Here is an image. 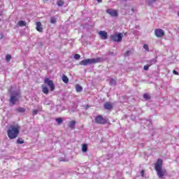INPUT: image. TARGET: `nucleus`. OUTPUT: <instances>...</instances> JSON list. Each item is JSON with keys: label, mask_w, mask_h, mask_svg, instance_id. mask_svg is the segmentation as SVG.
Masks as SVG:
<instances>
[{"label": "nucleus", "mask_w": 179, "mask_h": 179, "mask_svg": "<svg viewBox=\"0 0 179 179\" xmlns=\"http://www.w3.org/2000/svg\"><path fill=\"white\" fill-rule=\"evenodd\" d=\"M152 62H153L154 64L156 63V62L155 60H152Z\"/></svg>", "instance_id": "a19ab883"}, {"label": "nucleus", "mask_w": 179, "mask_h": 179, "mask_svg": "<svg viewBox=\"0 0 179 179\" xmlns=\"http://www.w3.org/2000/svg\"><path fill=\"white\" fill-rule=\"evenodd\" d=\"M17 143H18L19 145H22V144L24 143V141L20 140V139H17Z\"/></svg>", "instance_id": "c85d7f7f"}, {"label": "nucleus", "mask_w": 179, "mask_h": 179, "mask_svg": "<svg viewBox=\"0 0 179 179\" xmlns=\"http://www.w3.org/2000/svg\"><path fill=\"white\" fill-rule=\"evenodd\" d=\"M59 162H66V158H60V159H59Z\"/></svg>", "instance_id": "473e14b6"}, {"label": "nucleus", "mask_w": 179, "mask_h": 179, "mask_svg": "<svg viewBox=\"0 0 179 179\" xmlns=\"http://www.w3.org/2000/svg\"><path fill=\"white\" fill-rule=\"evenodd\" d=\"M44 82L45 85H48V86H49L50 92H54V90H55V85H54V82L52 80H50V78H45Z\"/></svg>", "instance_id": "39448f33"}, {"label": "nucleus", "mask_w": 179, "mask_h": 179, "mask_svg": "<svg viewBox=\"0 0 179 179\" xmlns=\"http://www.w3.org/2000/svg\"><path fill=\"white\" fill-rule=\"evenodd\" d=\"M105 110H113V103L111 102H106L103 105Z\"/></svg>", "instance_id": "9b49d317"}, {"label": "nucleus", "mask_w": 179, "mask_h": 179, "mask_svg": "<svg viewBox=\"0 0 179 179\" xmlns=\"http://www.w3.org/2000/svg\"><path fill=\"white\" fill-rule=\"evenodd\" d=\"M16 101H17V98L15 96H12L10 99V103L13 106H15V104H16Z\"/></svg>", "instance_id": "ddd939ff"}, {"label": "nucleus", "mask_w": 179, "mask_h": 179, "mask_svg": "<svg viewBox=\"0 0 179 179\" xmlns=\"http://www.w3.org/2000/svg\"><path fill=\"white\" fill-rule=\"evenodd\" d=\"M90 105H85V109L87 110V108H90Z\"/></svg>", "instance_id": "4c0bfd02"}, {"label": "nucleus", "mask_w": 179, "mask_h": 179, "mask_svg": "<svg viewBox=\"0 0 179 179\" xmlns=\"http://www.w3.org/2000/svg\"><path fill=\"white\" fill-rule=\"evenodd\" d=\"M143 98H144L145 100H150V96L148 94H143Z\"/></svg>", "instance_id": "a878e982"}, {"label": "nucleus", "mask_w": 179, "mask_h": 179, "mask_svg": "<svg viewBox=\"0 0 179 179\" xmlns=\"http://www.w3.org/2000/svg\"><path fill=\"white\" fill-rule=\"evenodd\" d=\"M17 24L20 27H23L24 26H27V23H26L25 21L20 20L17 22Z\"/></svg>", "instance_id": "dca6fc26"}, {"label": "nucleus", "mask_w": 179, "mask_h": 179, "mask_svg": "<svg viewBox=\"0 0 179 179\" xmlns=\"http://www.w3.org/2000/svg\"><path fill=\"white\" fill-rule=\"evenodd\" d=\"M106 13L112 16V17H117L118 16V10L108 8L106 10Z\"/></svg>", "instance_id": "423d86ee"}, {"label": "nucleus", "mask_w": 179, "mask_h": 179, "mask_svg": "<svg viewBox=\"0 0 179 179\" xmlns=\"http://www.w3.org/2000/svg\"><path fill=\"white\" fill-rule=\"evenodd\" d=\"M173 73L174 75H179V73H178V71H176V70H173Z\"/></svg>", "instance_id": "c9c22d12"}, {"label": "nucleus", "mask_w": 179, "mask_h": 179, "mask_svg": "<svg viewBox=\"0 0 179 179\" xmlns=\"http://www.w3.org/2000/svg\"><path fill=\"white\" fill-rule=\"evenodd\" d=\"M124 1H127V0H124Z\"/></svg>", "instance_id": "79ce46f5"}, {"label": "nucleus", "mask_w": 179, "mask_h": 179, "mask_svg": "<svg viewBox=\"0 0 179 179\" xmlns=\"http://www.w3.org/2000/svg\"><path fill=\"white\" fill-rule=\"evenodd\" d=\"M10 59H12V55H7L6 56V61H7V62H10Z\"/></svg>", "instance_id": "b1692460"}, {"label": "nucleus", "mask_w": 179, "mask_h": 179, "mask_svg": "<svg viewBox=\"0 0 179 179\" xmlns=\"http://www.w3.org/2000/svg\"><path fill=\"white\" fill-rule=\"evenodd\" d=\"M141 176L144 177L145 176V170H142L141 172Z\"/></svg>", "instance_id": "72a5a7b5"}, {"label": "nucleus", "mask_w": 179, "mask_h": 179, "mask_svg": "<svg viewBox=\"0 0 179 179\" xmlns=\"http://www.w3.org/2000/svg\"><path fill=\"white\" fill-rule=\"evenodd\" d=\"M94 121L96 124H99V125H104L107 124V122H108V120L104 118L103 115H99L95 117Z\"/></svg>", "instance_id": "20e7f679"}, {"label": "nucleus", "mask_w": 179, "mask_h": 179, "mask_svg": "<svg viewBox=\"0 0 179 179\" xmlns=\"http://www.w3.org/2000/svg\"><path fill=\"white\" fill-rule=\"evenodd\" d=\"M15 111L17 113H24L26 111V108H18L15 109Z\"/></svg>", "instance_id": "6ab92c4d"}, {"label": "nucleus", "mask_w": 179, "mask_h": 179, "mask_svg": "<svg viewBox=\"0 0 179 179\" xmlns=\"http://www.w3.org/2000/svg\"><path fill=\"white\" fill-rule=\"evenodd\" d=\"M149 66H150V65L147 64L144 66L143 67L144 71H149Z\"/></svg>", "instance_id": "7c9ffc66"}, {"label": "nucleus", "mask_w": 179, "mask_h": 179, "mask_svg": "<svg viewBox=\"0 0 179 179\" xmlns=\"http://www.w3.org/2000/svg\"><path fill=\"white\" fill-rule=\"evenodd\" d=\"M3 38V34H0V40H2Z\"/></svg>", "instance_id": "e433bc0d"}, {"label": "nucleus", "mask_w": 179, "mask_h": 179, "mask_svg": "<svg viewBox=\"0 0 179 179\" xmlns=\"http://www.w3.org/2000/svg\"><path fill=\"white\" fill-rule=\"evenodd\" d=\"M131 11H132V12H135V10L134 9V8H131Z\"/></svg>", "instance_id": "ea45409f"}, {"label": "nucleus", "mask_w": 179, "mask_h": 179, "mask_svg": "<svg viewBox=\"0 0 179 179\" xmlns=\"http://www.w3.org/2000/svg\"><path fill=\"white\" fill-rule=\"evenodd\" d=\"M36 29L37 30V31H39V33H43V25L41 24V22H36Z\"/></svg>", "instance_id": "9d476101"}, {"label": "nucleus", "mask_w": 179, "mask_h": 179, "mask_svg": "<svg viewBox=\"0 0 179 179\" xmlns=\"http://www.w3.org/2000/svg\"><path fill=\"white\" fill-rule=\"evenodd\" d=\"M76 90L78 93L82 92L83 90V87L79 85H76Z\"/></svg>", "instance_id": "f3484780"}, {"label": "nucleus", "mask_w": 179, "mask_h": 179, "mask_svg": "<svg viewBox=\"0 0 179 179\" xmlns=\"http://www.w3.org/2000/svg\"><path fill=\"white\" fill-rule=\"evenodd\" d=\"M50 23H52V24H55V23H57V18H55V17H52L50 18Z\"/></svg>", "instance_id": "4be33fe9"}, {"label": "nucleus", "mask_w": 179, "mask_h": 179, "mask_svg": "<svg viewBox=\"0 0 179 179\" xmlns=\"http://www.w3.org/2000/svg\"><path fill=\"white\" fill-rule=\"evenodd\" d=\"M165 33L162 29H156L155 30V35L156 37H163L164 36Z\"/></svg>", "instance_id": "0eeeda50"}, {"label": "nucleus", "mask_w": 179, "mask_h": 179, "mask_svg": "<svg viewBox=\"0 0 179 179\" xmlns=\"http://www.w3.org/2000/svg\"><path fill=\"white\" fill-rule=\"evenodd\" d=\"M82 151H83L84 153H86V152H87V145H86V144H83V145Z\"/></svg>", "instance_id": "412c9836"}, {"label": "nucleus", "mask_w": 179, "mask_h": 179, "mask_svg": "<svg viewBox=\"0 0 179 179\" xmlns=\"http://www.w3.org/2000/svg\"><path fill=\"white\" fill-rule=\"evenodd\" d=\"M32 114L34 115H37V114H38V110H32Z\"/></svg>", "instance_id": "2f4dec72"}, {"label": "nucleus", "mask_w": 179, "mask_h": 179, "mask_svg": "<svg viewBox=\"0 0 179 179\" xmlns=\"http://www.w3.org/2000/svg\"><path fill=\"white\" fill-rule=\"evenodd\" d=\"M122 33H115L113 35L110 36V38L111 41H114L115 43H121L122 41Z\"/></svg>", "instance_id": "7ed1b4c3"}, {"label": "nucleus", "mask_w": 179, "mask_h": 179, "mask_svg": "<svg viewBox=\"0 0 179 179\" xmlns=\"http://www.w3.org/2000/svg\"><path fill=\"white\" fill-rule=\"evenodd\" d=\"M62 79V81L64 82V83H68L69 82V78H68V77L65 75H63Z\"/></svg>", "instance_id": "a211bd4d"}, {"label": "nucleus", "mask_w": 179, "mask_h": 179, "mask_svg": "<svg viewBox=\"0 0 179 179\" xmlns=\"http://www.w3.org/2000/svg\"><path fill=\"white\" fill-rule=\"evenodd\" d=\"M96 1H97V2H99V3L102 2V0H96Z\"/></svg>", "instance_id": "58836bf2"}, {"label": "nucleus", "mask_w": 179, "mask_h": 179, "mask_svg": "<svg viewBox=\"0 0 179 179\" xmlns=\"http://www.w3.org/2000/svg\"><path fill=\"white\" fill-rule=\"evenodd\" d=\"M64 3H65V2L62 0H58L57 1V6H64Z\"/></svg>", "instance_id": "aec40b11"}, {"label": "nucleus", "mask_w": 179, "mask_h": 179, "mask_svg": "<svg viewBox=\"0 0 179 179\" xmlns=\"http://www.w3.org/2000/svg\"><path fill=\"white\" fill-rule=\"evenodd\" d=\"M74 58H75V59H80V55H79V54H76V55H74Z\"/></svg>", "instance_id": "c756f323"}, {"label": "nucleus", "mask_w": 179, "mask_h": 179, "mask_svg": "<svg viewBox=\"0 0 179 179\" xmlns=\"http://www.w3.org/2000/svg\"><path fill=\"white\" fill-rule=\"evenodd\" d=\"M20 132V126L19 124L11 125L7 131V135L9 139H15L19 136Z\"/></svg>", "instance_id": "f03ea898"}, {"label": "nucleus", "mask_w": 179, "mask_h": 179, "mask_svg": "<svg viewBox=\"0 0 179 179\" xmlns=\"http://www.w3.org/2000/svg\"><path fill=\"white\" fill-rule=\"evenodd\" d=\"M99 62H101V57H96L93 59H90V64H99Z\"/></svg>", "instance_id": "1a4fd4ad"}, {"label": "nucleus", "mask_w": 179, "mask_h": 179, "mask_svg": "<svg viewBox=\"0 0 179 179\" xmlns=\"http://www.w3.org/2000/svg\"><path fill=\"white\" fill-rule=\"evenodd\" d=\"M154 166L159 178H164V176L167 175V171L163 169V160L162 159H158L156 163L154 164Z\"/></svg>", "instance_id": "f257e3e1"}, {"label": "nucleus", "mask_w": 179, "mask_h": 179, "mask_svg": "<svg viewBox=\"0 0 179 179\" xmlns=\"http://www.w3.org/2000/svg\"><path fill=\"white\" fill-rule=\"evenodd\" d=\"M56 121L57 122L58 125H61V124H62V118L59 117V118H57Z\"/></svg>", "instance_id": "bb28decb"}, {"label": "nucleus", "mask_w": 179, "mask_h": 179, "mask_svg": "<svg viewBox=\"0 0 179 179\" xmlns=\"http://www.w3.org/2000/svg\"><path fill=\"white\" fill-rule=\"evenodd\" d=\"M89 64H90V59H86L82 60L80 62V65H83L84 66H86V65H89Z\"/></svg>", "instance_id": "f8f14e48"}, {"label": "nucleus", "mask_w": 179, "mask_h": 179, "mask_svg": "<svg viewBox=\"0 0 179 179\" xmlns=\"http://www.w3.org/2000/svg\"><path fill=\"white\" fill-rule=\"evenodd\" d=\"M116 84H117V82L115 81V80H114L113 78H111L110 82V86H115Z\"/></svg>", "instance_id": "5701e85b"}, {"label": "nucleus", "mask_w": 179, "mask_h": 179, "mask_svg": "<svg viewBox=\"0 0 179 179\" xmlns=\"http://www.w3.org/2000/svg\"><path fill=\"white\" fill-rule=\"evenodd\" d=\"M42 92L44 94H48V93H50V90H48V88L45 85H42Z\"/></svg>", "instance_id": "4468645a"}, {"label": "nucleus", "mask_w": 179, "mask_h": 179, "mask_svg": "<svg viewBox=\"0 0 179 179\" xmlns=\"http://www.w3.org/2000/svg\"><path fill=\"white\" fill-rule=\"evenodd\" d=\"M75 125H76V122L75 120H72L70 122L69 127L71 129H75Z\"/></svg>", "instance_id": "2eb2a0df"}, {"label": "nucleus", "mask_w": 179, "mask_h": 179, "mask_svg": "<svg viewBox=\"0 0 179 179\" xmlns=\"http://www.w3.org/2000/svg\"><path fill=\"white\" fill-rule=\"evenodd\" d=\"M143 48L145 51H149V45H148V44H144Z\"/></svg>", "instance_id": "cd10ccee"}, {"label": "nucleus", "mask_w": 179, "mask_h": 179, "mask_svg": "<svg viewBox=\"0 0 179 179\" xmlns=\"http://www.w3.org/2000/svg\"><path fill=\"white\" fill-rule=\"evenodd\" d=\"M128 55H129V50H127V51L124 53V57H128Z\"/></svg>", "instance_id": "f704fd0d"}, {"label": "nucleus", "mask_w": 179, "mask_h": 179, "mask_svg": "<svg viewBox=\"0 0 179 179\" xmlns=\"http://www.w3.org/2000/svg\"><path fill=\"white\" fill-rule=\"evenodd\" d=\"M99 36L102 38V40H107L108 37V34L106 31H99Z\"/></svg>", "instance_id": "6e6552de"}, {"label": "nucleus", "mask_w": 179, "mask_h": 179, "mask_svg": "<svg viewBox=\"0 0 179 179\" xmlns=\"http://www.w3.org/2000/svg\"><path fill=\"white\" fill-rule=\"evenodd\" d=\"M157 0H148L147 1V4L148 6H150V5H153L154 2H156Z\"/></svg>", "instance_id": "393cba45"}]
</instances>
